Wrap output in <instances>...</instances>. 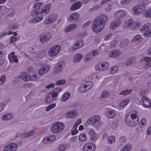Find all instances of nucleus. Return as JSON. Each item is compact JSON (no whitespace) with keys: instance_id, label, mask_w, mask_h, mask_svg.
Wrapping results in <instances>:
<instances>
[{"instance_id":"39","label":"nucleus","mask_w":151,"mask_h":151,"mask_svg":"<svg viewBox=\"0 0 151 151\" xmlns=\"http://www.w3.org/2000/svg\"><path fill=\"white\" fill-rule=\"evenodd\" d=\"M135 59L134 58L129 59L124 63V65L127 66H129L133 65L134 63Z\"/></svg>"},{"instance_id":"56","label":"nucleus","mask_w":151,"mask_h":151,"mask_svg":"<svg viewBox=\"0 0 151 151\" xmlns=\"http://www.w3.org/2000/svg\"><path fill=\"white\" fill-rule=\"evenodd\" d=\"M56 104H51L48 105L46 108V111H49L50 109L53 108L55 106Z\"/></svg>"},{"instance_id":"10","label":"nucleus","mask_w":151,"mask_h":151,"mask_svg":"<svg viewBox=\"0 0 151 151\" xmlns=\"http://www.w3.org/2000/svg\"><path fill=\"white\" fill-rule=\"evenodd\" d=\"M144 4H142L138 5L137 6H134L132 9L134 13L136 14H139L145 9Z\"/></svg>"},{"instance_id":"13","label":"nucleus","mask_w":151,"mask_h":151,"mask_svg":"<svg viewBox=\"0 0 151 151\" xmlns=\"http://www.w3.org/2000/svg\"><path fill=\"white\" fill-rule=\"evenodd\" d=\"M18 79L20 80L22 79L24 81L28 82L31 80V76L29 74L25 72H23L18 77Z\"/></svg>"},{"instance_id":"48","label":"nucleus","mask_w":151,"mask_h":151,"mask_svg":"<svg viewBox=\"0 0 151 151\" xmlns=\"http://www.w3.org/2000/svg\"><path fill=\"white\" fill-rule=\"evenodd\" d=\"M67 147V145L66 144H62L59 146L58 150L59 151H63Z\"/></svg>"},{"instance_id":"44","label":"nucleus","mask_w":151,"mask_h":151,"mask_svg":"<svg viewBox=\"0 0 151 151\" xmlns=\"http://www.w3.org/2000/svg\"><path fill=\"white\" fill-rule=\"evenodd\" d=\"M94 58V57H92V55L91 54H88L85 57L84 60L85 61L88 62L92 60Z\"/></svg>"},{"instance_id":"22","label":"nucleus","mask_w":151,"mask_h":151,"mask_svg":"<svg viewBox=\"0 0 151 151\" xmlns=\"http://www.w3.org/2000/svg\"><path fill=\"white\" fill-rule=\"evenodd\" d=\"M126 15V12L124 10H122L116 12L114 14V16L117 18H121Z\"/></svg>"},{"instance_id":"62","label":"nucleus","mask_w":151,"mask_h":151,"mask_svg":"<svg viewBox=\"0 0 151 151\" xmlns=\"http://www.w3.org/2000/svg\"><path fill=\"white\" fill-rule=\"evenodd\" d=\"M112 9L111 5L108 4L105 9V10L106 12L110 11Z\"/></svg>"},{"instance_id":"60","label":"nucleus","mask_w":151,"mask_h":151,"mask_svg":"<svg viewBox=\"0 0 151 151\" xmlns=\"http://www.w3.org/2000/svg\"><path fill=\"white\" fill-rule=\"evenodd\" d=\"M79 48L78 47L77 45H76L75 44V42L73 45L70 46V49L73 51L77 50Z\"/></svg>"},{"instance_id":"59","label":"nucleus","mask_w":151,"mask_h":151,"mask_svg":"<svg viewBox=\"0 0 151 151\" xmlns=\"http://www.w3.org/2000/svg\"><path fill=\"white\" fill-rule=\"evenodd\" d=\"M118 43V42L117 40H114L112 41L111 43L110 46L111 48L114 47L117 45Z\"/></svg>"},{"instance_id":"29","label":"nucleus","mask_w":151,"mask_h":151,"mask_svg":"<svg viewBox=\"0 0 151 151\" xmlns=\"http://www.w3.org/2000/svg\"><path fill=\"white\" fill-rule=\"evenodd\" d=\"M151 28V24L150 23H147L145 24L142 26L139 29V31L140 32H144L149 30Z\"/></svg>"},{"instance_id":"19","label":"nucleus","mask_w":151,"mask_h":151,"mask_svg":"<svg viewBox=\"0 0 151 151\" xmlns=\"http://www.w3.org/2000/svg\"><path fill=\"white\" fill-rule=\"evenodd\" d=\"M95 149V147L92 144L87 143L85 144L83 150L84 151H94Z\"/></svg>"},{"instance_id":"18","label":"nucleus","mask_w":151,"mask_h":151,"mask_svg":"<svg viewBox=\"0 0 151 151\" xmlns=\"http://www.w3.org/2000/svg\"><path fill=\"white\" fill-rule=\"evenodd\" d=\"M51 38V36L50 34H42L40 35V41L42 43L45 42L49 40Z\"/></svg>"},{"instance_id":"31","label":"nucleus","mask_w":151,"mask_h":151,"mask_svg":"<svg viewBox=\"0 0 151 151\" xmlns=\"http://www.w3.org/2000/svg\"><path fill=\"white\" fill-rule=\"evenodd\" d=\"M109 93L107 91H104L101 94L100 99L101 100H104L109 97Z\"/></svg>"},{"instance_id":"46","label":"nucleus","mask_w":151,"mask_h":151,"mask_svg":"<svg viewBox=\"0 0 151 151\" xmlns=\"http://www.w3.org/2000/svg\"><path fill=\"white\" fill-rule=\"evenodd\" d=\"M142 37L139 35H136L132 40V41L133 42H139L141 40Z\"/></svg>"},{"instance_id":"63","label":"nucleus","mask_w":151,"mask_h":151,"mask_svg":"<svg viewBox=\"0 0 151 151\" xmlns=\"http://www.w3.org/2000/svg\"><path fill=\"white\" fill-rule=\"evenodd\" d=\"M117 122L116 121H114L111 123V127L112 128H114L117 126Z\"/></svg>"},{"instance_id":"11","label":"nucleus","mask_w":151,"mask_h":151,"mask_svg":"<svg viewBox=\"0 0 151 151\" xmlns=\"http://www.w3.org/2000/svg\"><path fill=\"white\" fill-rule=\"evenodd\" d=\"M100 119V117L98 115H95L91 117L87 120V123L90 124H95Z\"/></svg>"},{"instance_id":"34","label":"nucleus","mask_w":151,"mask_h":151,"mask_svg":"<svg viewBox=\"0 0 151 151\" xmlns=\"http://www.w3.org/2000/svg\"><path fill=\"white\" fill-rule=\"evenodd\" d=\"M129 43V41L128 39H125L120 42V46L121 47H124L127 46Z\"/></svg>"},{"instance_id":"23","label":"nucleus","mask_w":151,"mask_h":151,"mask_svg":"<svg viewBox=\"0 0 151 151\" xmlns=\"http://www.w3.org/2000/svg\"><path fill=\"white\" fill-rule=\"evenodd\" d=\"M121 24V21L119 19H117L112 22L110 26L111 29L113 30L119 26Z\"/></svg>"},{"instance_id":"3","label":"nucleus","mask_w":151,"mask_h":151,"mask_svg":"<svg viewBox=\"0 0 151 151\" xmlns=\"http://www.w3.org/2000/svg\"><path fill=\"white\" fill-rule=\"evenodd\" d=\"M64 127L65 125L62 123L56 122L51 127V130L53 133H57L61 132Z\"/></svg>"},{"instance_id":"9","label":"nucleus","mask_w":151,"mask_h":151,"mask_svg":"<svg viewBox=\"0 0 151 151\" xmlns=\"http://www.w3.org/2000/svg\"><path fill=\"white\" fill-rule=\"evenodd\" d=\"M18 148L17 144L12 143L8 144L4 148V151H16Z\"/></svg>"},{"instance_id":"32","label":"nucleus","mask_w":151,"mask_h":151,"mask_svg":"<svg viewBox=\"0 0 151 151\" xmlns=\"http://www.w3.org/2000/svg\"><path fill=\"white\" fill-rule=\"evenodd\" d=\"M77 112L76 111H73L68 112L66 114V117L68 118H72L75 117L77 115Z\"/></svg>"},{"instance_id":"55","label":"nucleus","mask_w":151,"mask_h":151,"mask_svg":"<svg viewBox=\"0 0 151 151\" xmlns=\"http://www.w3.org/2000/svg\"><path fill=\"white\" fill-rule=\"evenodd\" d=\"M130 118L132 119L133 120L138 119L139 120V119H137V116L136 112L135 113H132L131 114Z\"/></svg>"},{"instance_id":"64","label":"nucleus","mask_w":151,"mask_h":151,"mask_svg":"<svg viewBox=\"0 0 151 151\" xmlns=\"http://www.w3.org/2000/svg\"><path fill=\"white\" fill-rule=\"evenodd\" d=\"M62 90V89L61 88H56V89H55L54 91V92L56 93V96H57L58 95V93L61 91Z\"/></svg>"},{"instance_id":"12","label":"nucleus","mask_w":151,"mask_h":151,"mask_svg":"<svg viewBox=\"0 0 151 151\" xmlns=\"http://www.w3.org/2000/svg\"><path fill=\"white\" fill-rule=\"evenodd\" d=\"M140 104H142L145 107L149 108L151 106V102L145 96L142 97L141 101L140 102Z\"/></svg>"},{"instance_id":"54","label":"nucleus","mask_w":151,"mask_h":151,"mask_svg":"<svg viewBox=\"0 0 151 151\" xmlns=\"http://www.w3.org/2000/svg\"><path fill=\"white\" fill-rule=\"evenodd\" d=\"M6 80V77L2 75L0 77V85H3Z\"/></svg>"},{"instance_id":"21","label":"nucleus","mask_w":151,"mask_h":151,"mask_svg":"<svg viewBox=\"0 0 151 151\" xmlns=\"http://www.w3.org/2000/svg\"><path fill=\"white\" fill-rule=\"evenodd\" d=\"M77 27V25L76 24L72 23L68 25L65 29V32H66L72 31L76 29Z\"/></svg>"},{"instance_id":"40","label":"nucleus","mask_w":151,"mask_h":151,"mask_svg":"<svg viewBox=\"0 0 151 151\" xmlns=\"http://www.w3.org/2000/svg\"><path fill=\"white\" fill-rule=\"evenodd\" d=\"M115 137L114 136H109L107 138V142L109 144H111L114 142Z\"/></svg>"},{"instance_id":"41","label":"nucleus","mask_w":151,"mask_h":151,"mask_svg":"<svg viewBox=\"0 0 151 151\" xmlns=\"http://www.w3.org/2000/svg\"><path fill=\"white\" fill-rule=\"evenodd\" d=\"M88 134L91 137V139H95L96 137V134L93 129L90 130Z\"/></svg>"},{"instance_id":"26","label":"nucleus","mask_w":151,"mask_h":151,"mask_svg":"<svg viewBox=\"0 0 151 151\" xmlns=\"http://www.w3.org/2000/svg\"><path fill=\"white\" fill-rule=\"evenodd\" d=\"M43 19V17H34L29 20V22L31 24H35L41 21Z\"/></svg>"},{"instance_id":"5","label":"nucleus","mask_w":151,"mask_h":151,"mask_svg":"<svg viewBox=\"0 0 151 151\" xmlns=\"http://www.w3.org/2000/svg\"><path fill=\"white\" fill-rule=\"evenodd\" d=\"M93 86V83L89 81L86 83L85 84H82L79 88V91L81 92H83L87 91L92 88Z\"/></svg>"},{"instance_id":"25","label":"nucleus","mask_w":151,"mask_h":151,"mask_svg":"<svg viewBox=\"0 0 151 151\" xmlns=\"http://www.w3.org/2000/svg\"><path fill=\"white\" fill-rule=\"evenodd\" d=\"M70 93L68 92H66L63 93L61 98V100L62 102L67 101L69 99L70 96Z\"/></svg>"},{"instance_id":"4","label":"nucleus","mask_w":151,"mask_h":151,"mask_svg":"<svg viewBox=\"0 0 151 151\" xmlns=\"http://www.w3.org/2000/svg\"><path fill=\"white\" fill-rule=\"evenodd\" d=\"M56 93L54 92V91L50 92L45 96V102L48 104L57 99Z\"/></svg>"},{"instance_id":"35","label":"nucleus","mask_w":151,"mask_h":151,"mask_svg":"<svg viewBox=\"0 0 151 151\" xmlns=\"http://www.w3.org/2000/svg\"><path fill=\"white\" fill-rule=\"evenodd\" d=\"M107 117L109 118H112L115 116V112L114 110H109L106 113Z\"/></svg>"},{"instance_id":"17","label":"nucleus","mask_w":151,"mask_h":151,"mask_svg":"<svg viewBox=\"0 0 151 151\" xmlns=\"http://www.w3.org/2000/svg\"><path fill=\"white\" fill-rule=\"evenodd\" d=\"M8 57L11 63L14 62L17 63H18V59L17 58V55H14V53L12 52L9 54L8 55Z\"/></svg>"},{"instance_id":"15","label":"nucleus","mask_w":151,"mask_h":151,"mask_svg":"<svg viewBox=\"0 0 151 151\" xmlns=\"http://www.w3.org/2000/svg\"><path fill=\"white\" fill-rule=\"evenodd\" d=\"M56 138V137L54 135H50L47 137L43 139L42 141L43 144H47L50 143L54 140Z\"/></svg>"},{"instance_id":"7","label":"nucleus","mask_w":151,"mask_h":151,"mask_svg":"<svg viewBox=\"0 0 151 151\" xmlns=\"http://www.w3.org/2000/svg\"><path fill=\"white\" fill-rule=\"evenodd\" d=\"M109 66V63L107 62H100L97 64L95 67L96 70H104Z\"/></svg>"},{"instance_id":"24","label":"nucleus","mask_w":151,"mask_h":151,"mask_svg":"<svg viewBox=\"0 0 151 151\" xmlns=\"http://www.w3.org/2000/svg\"><path fill=\"white\" fill-rule=\"evenodd\" d=\"M81 3L80 1H77L74 3L70 8V10L73 11L79 9L81 6Z\"/></svg>"},{"instance_id":"6","label":"nucleus","mask_w":151,"mask_h":151,"mask_svg":"<svg viewBox=\"0 0 151 151\" xmlns=\"http://www.w3.org/2000/svg\"><path fill=\"white\" fill-rule=\"evenodd\" d=\"M60 49V47L59 45L54 46L48 51L49 56L50 57L56 56L58 53Z\"/></svg>"},{"instance_id":"38","label":"nucleus","mask_w":151,"mask_h":151,"mask_svg":"<svg viewBox=\"0 0 151 151\" xmlns=\"http://www.w3.org/2000/svg\"><path fill=\"white\" fill-rule=\"evenodd\" d=\"M132 149L131 145L127 144L125 145L121 149L120 151H130Z\"/></svg>"},{"instance_id":"53","label":"nucleus","mask_w":151,"mask_h":151,"mask_svg":"<svg viewBox=\"0 0 151 151\" xmlns=\"http://www.w3.org/2000/svg\"><path fill=\"white\" fill-rule=\"evenodd\" d=\"M51 21L50 20V18L48 17L45 19L43 21V22L44 24H47L52 23Z\"/></svg>"},{"instance_id":"37","label":"nucleus","mask_w":151,"mask_h":151,"mask_svg":"<svg viewBox=\"0 0 151 151\" xmlns=\"http://www.w3.org/2000/svg\"><path fill=\"white\" fill-rule=\"evenodd\" d=\"M134 21L131 19H129L127 21L125 24L124 27L127 29L130 27L133 24Z\"/></svg>"},{"instance_id":"50","label":"nucleus","mask_w":151,"mask_h":151,"mask_svg":"<svg viewBox=\"0 0 151 151\" xmlns=\"http://www.w3.org/2000/svg\"><path fill=\"white\" fill-rule=\"evenodd\" d=\"M75 44L79 48L81 47L83 45L84 43L81 40H80L75 42Z\"/></svg>"},{"instance_id":"14","label":"nucleus","mask_w":151,"mask_h":151,"mask_svg":"<svg viewBox=\"0 0 151 151\" xmlns=\"http://www.w3.org/2000/svg\"><path fill=\"white\" fill-rule=\"evenodd\" d=\"M65 63L64 61H62L58 63L54 67L55 72L56 73L60 72L63 69Z\"/></svg>"},{"instance_id":"1","label":"nucleus","mask_w":151,"mask_h":151,"mask_svg":"<svg viewBox=\"0 0 151 151\" xmlns=\"http://www.w3.org/2000/svg\"><path fill=\"white\" fill-rule=\"evenodd\" d=\"M107 20V17L105 15H101L97 17L92 25V30L96 33L100 32L104 28Z\"/></svg>"},{"instance_id":"28","label":"nucleus","mask_w":151,"mask_h":151,"mask_svg":"<svg viewBox=\"0 0 151 151\" xmlns=\"http://www.w3.org/2000/svg\"><path fill=\"white\" fill-rule=\"evenodd\" d=\"M83 57V55L81 53L77 54L75 55L73 58L74 63H78L80 62Z\"/></svg>"},{"instance_id":"36","label":"nucleus","mask_w":151,"mask_h":151,"mask_svg":"<svg viewBox=\"0 0 151 151\" xmlns=\"http://www.w3.org/2000/svg\"><path fill=\"white\" fill-rule=\"evenodd\" d=\"M35 132L34 130L27 131V132L24 133L22 134V137L23 138L28 137L33 135Z\"/></svg>"},{"instance_id":"52","label":"nucleus","mask_w":151,"mask_h":151,"mask_svg":"<svg viewBox=\"0 0 151 151\" xmlns=\"http://www.w3.org/2000/svg\"><path fill=\"white\" fill-rule=\"evenodd\" d=\"M66 82L65 79H63L57 81L56 82V84L57 85H63Z\"/></svg>"},{"instance_id":"20","label":"nucleus","mask_w":151,"mask_h":151,"mask_svg":"<svg viewBox=\"0 0 151 151\" xmlns=\"http://www.w3.org/2000/svg\"><path fill=\"white\" fill-rule=\"evenodd\" d=\"M79 14L77 13L74 12L71 14L68 18V21L72 22L76 21L79 17Z\"/></svg>"},{"instance_id":"61","label":"nucleus","mask_w":151,"mask_h":151,"mask_svg":"<svg viewBox=\"0 0 151 151\" xmlns=\"http://www.w3.org/2000/svg\"><path fill=\"white\" fill-rule=\"evenodd\" d=\"M17 40L18 39L17 37L12 36L10 39V43H12Z\"/></svg>"},{"instance_id":"43","label":"nucleus","mask_w":151,"mask_h":151,"mask_svg":"<svg viewBox=\"0 0 151 151\" xmlns=\"http://www.w3.org/2000/svg\"><path fill=\"white\" fill-rule=\"evenodd\" d=\"M144 16L147 18L151 17V9H149L143 13Z\"/></svg>"},{"instance_id":"58","label":"nucleus","mask_w":151,"mask_h":151,"mask_svg":"<svg viewBox=\"0 0 151 151\" xmlns=\"http://www.w3.org/2000/svg\"><path fill=\"white\" fill-rule=\"evenodd\" d=\"M81 122L82 120L81 119H79L74 125L73 128L76 129L77 128L78 126L81 123Z\"/></svg>"},{"instance_id":"51","label":"nucleus","mask_w":151,"mask_h":151,"mask_svg":"<svg viewBox=\"0 0 151 151\" xmlns=\"http://www.w3.org/2000/svg\"><path fill=\"white\" fill-rule=\"evenodd\" d=\"M49 17L50 18V20L51 21V22H52V23L54 22L58 18L57 15L56 14H53L51 16Z\"/></svg>"},{"instance_id":"57","label":"nucleus","mask_w":151,"mask_h":151,"mask_svg":"<svg viewBox=\"0 0 151 151\" xmlns=\"http://www.w3.org/2000/svg\"><path fill=\"white\" fill-rule=\"evenodd\" d=\"M143 67L145 68H147L148 67H151V63L145 62L144 63Z\"/></svg>"},{"instance_id":"42","label":"nucleus","mask_w":151,"mask_h":151,"mask_svg":"<svg viewBox=\"0 0 151 151\" xmlns=\"http://www.w3.org/2000/svg\"><path fill=\"white\" fill-rule=\"evenodd\" d=\"M129 102V99H126L122 101L119 105V107H123L127 105Z\"/></svg>"},{"instance_id":"47","label":"nucleus","mask_w":151,"mask_h":151,"mask_svg":"<svg viewBox=\"0 0 151 151\" xmlns=\"http://www.w3.org/2000/svg\"><path fill=\"white\" fill-rule=\"evenodd\" d=\"M132 91L131 90H125L120 92L119 94L120 95H126L129 94Z\"/></svg>"},{"instance_id":"33","label":"nucleus","mask_w":151,"mask_h":151,"mask_svg":"<svg viewBox=\"0 0 151 151\" xmlns=\"http://www.w3.org/2000/svg\"><path fill=\"white\" fill-rule=\"evenodd\" d=\"M110 74H114L116 73L118 70L119 68L118 66H112L108 69Z\"/></svg>"},{"instance_id":"30","label":"nucleus","mask_w":151,"mask_h":151,"mask_svg":"<svg viewBox=\"0 0 151 151\" xmlns=\"http://www.w3.org/2000/svg\"><path fill=\"white\" fill-rule=\"evenodd\" d=\"M120 54L121 52L120 51L118 50H113L109 52V55L110 57L114 58L118 56Z\"/></svg>"},{"instance_id":"8","label":"nucleus","mask_w":151,"mask_h":151,"mask_svg":"<svg viewBox=\"0 0 151 151\" xmlns=\"http://www.w3.org/2000/svg\"><path fill=\"white\" fill-rule=\"evenodd\" d=\"M125 122L126 124L130 127L135 126L139 122L138 119L133 120L129 117H127L125 118Z\"/></svg>"},{"instance_id":"45","label":"nucleus","mask_w":151,"mask_h":151,"mask_svg":"<svg viewBox=\"0 0 151 151\" xmlns=\"http://www.w3.org/2000/svg\"><path fill=\"white\" fill-rule=\"evenodd\" d=\"M86 139V137L84 133L80 134L79 137V139L80 141H84Z\"/></svg>"},{"instance_id":"49","label":"nucleus","mask_w":151,"mask_h":151,"mask_svg":"<svg viewBox=\"0 0 151 151\" xmlns=\"http://www.w3.org/2000/svg\"><path fill=\"white\" fill-rule=\"evenodd\" d=\"M143 35L145 37H149L151 36V29H150L143 33Z\"/></svg>"},{"instance_id":"16","label":"nucleus","mask_w":151,"mask_h":151,"mask_svg":"<svg viewBox=\"0 0 151 151\" xmlns=\"http://www.w3.org/2000/svg\"><path fill=\"white\" fill-rule=\"evenodd\" d=\"M50 66L48 65H44L39 70V74L42 75L47 72L50 69Z\"/></svg>"},{"instance_id":"27","label":"nucleus","mask_w":151,"mask_h":151,"mask_svg":"<svg viewBox=\"0 0 151 151\" xmlns=\"http://www.w3.org/2000/svg\"><path fill=\"white\" fill-rule=\"evenodd\" d=\"M12 117L13 115L12 114L7 113L2 115L1 118L3 121H7L12 119Z\"/></svg>"},{"instance_id":"2","label":"nucleus","mask_w":151,"mask_h":151,"mask_svg":"<svg viewBox=\"0 0 151 151\" xmlns=\"http://www.w3.org/2000/svg\"><path fill=\"white\" fill-rule=\"evenodd\" d=\"M42 6V3L41 2H37L34 5L32 10L33 16L38 15L40 13L42 16H45L48 13L50 9L51 4H48L43 6L40 11V8Z\"/></svg>"}]
</instances>
